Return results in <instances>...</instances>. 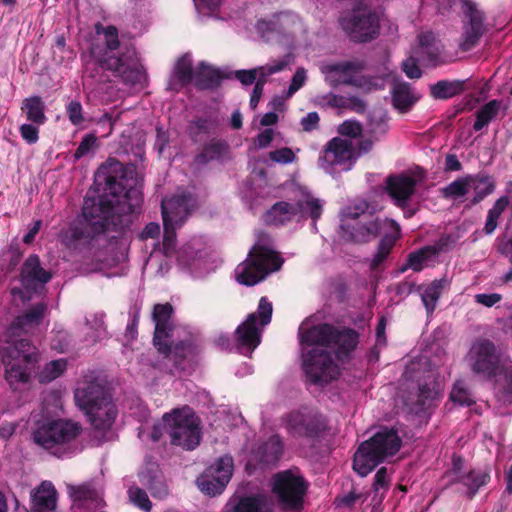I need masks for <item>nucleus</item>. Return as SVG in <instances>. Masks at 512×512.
I'll return each mask as SVG.
<instances>
[{"label": "nucleus", "instance_id": "1", "mask_svg": "<svg viewBox=\"0 0 512 512\" xmlns=\"http://www.w3.org/2000/svg\"><path fill=\"white\" fill-rule=\"evenodd\" d=\"M302 346V366L307 378L315 384H327L340 375V369L331 357L334 352L342 359L357 345L353 330H336L323 324L306 329L299 328Z\"/></svg>", "mask_w": 512, "mask_h": 512}, {"label": "nucleus", "instance_id": "2", "mask_svg": "<svg viewBox=\"0 0 512 512\" xmlns=\"http://www.w3.org/2000/svg\"><path fill=\"white\" fill-rule=\"evenodd\" d=\"M46 306L38 304L23 316L17 317L10 327V340L5 348L3 363L5 378L11 387L29 381L33 365L38 361L37 349L20 332H31L43 318Z\"/></svg>", "mask_w": 512, "mask_h": 512}, {"label": "nucleus", "instance_id": "3", "mask_svg": "<svg viewBox=\"0 0 512 512\" xmlns=\"http://www.w3.org/2000/svg\"><path fill=\"white\" fill-rule=\"evenodd\" d=\"M142 193L139 187H130L123 196L105 195L99 199H85L83 217L93 233L104 232L109 226H116L120 217L134 213L141 205Z\"/></svg>", "mask_w": 512, "mask_h": 512}, {"label": "nucleus", "instance_id": "4", "mask_svg": "<svg viewBox=\"0 0 512 512\" xmlns=\"http://www.w3.org/2000/svg\"><path fill=\"white\" fill-rule=\"evenodd\" d=\"M95 32L99 40L106 45L104 51L97 47L91 49L93 57L107 70L112 71L124 82L129 84L137 83L142 78V71L135 57V51L125 48L119 56L114 54V50L119 47L118 30L114 26L95 25Z\"/></svg>", "mask_w": 512, "mask_h": 512}, {"label": "nucleus", "instance_id": "5", "mask_svg": "<svg viewBox=\"0 0 512 512\" xmlns=\"http://www.w3.org/2000/svg\"><path fill=\"white\" fill-rule=\"evenodd\" d=\"M467 358L472 371L486 379L504 375L506 384L499 389L497 398L504 405H512V361L502 357L495 345L485 339L472 344Z\"/></svg>", "mask_w": 512, "mask_h": 512}, {"label": "nucleus", "instance_id": "6", "mask_svg": "<svg viewBox=\"0 0 512 512\" xmlns=\"http://www.w3.org/2000/svg\"><path fill=\"white\" fill-rule=\"evenodd\" d=\"M164 432L169 435L173 445L192 450L200 443V420L190 407L176 408L165 413L162 422L153 426L152 440H160Z\"/></svg>", "mask_w": 512, "mask_h": 512}, {"label": "nucleus", "instance_id": "7", "mask_svg": "<svg viewBox=\"0 0 512 512\" xmlns=\"http://www.w3.org/2000/svg\"><path fill=\"white\" fill-rule=\"evenodd\" d=\"M75 401L95 429L105 431L112 427L118 410L103 386L83 383L75 391Z\"/></svg>", "mask_w": 512, "mask_h": 512}, {"label": "nucleus", "instance_id": "8", "mask_svg": "<svg viewBox=\"0 0 512 512\" xmlns=\"http://www.w3.org/2000/svg\"><path fill=\"white\" fill-rule=\"evenodd\" d=\"M82 432L81 425L69 419H45L39 421L32 437L36 444L51 454L62 457L70 453Z\"/></svg>", "mask_w": 512, "mask_h": 512}, {"label": "nucleus", "instance_id": "9", "mask_svg": "<svg viewBox=\"0 0 512 512\" xmlns=\"http://www.w3.org/2000/svg\"><path fill=\"white\" fill-rule=\"evenodd\" d=\"M283 260L275 252L268 238H260L250 250L245 261L235 269V278L240 284L252 286L262 281L269 273L277 271Z\"/></svg>", "mask_w": 512, "mask_h": 512}, {"label": "nucleus", "instance_id": "10", "mask_svg": "<svg viewBox=\"0 0 512 512\" xmlns=\"http://www.w3.org/2000/svg\"><path fill=\"white\" fill-rule=\"evenodd\" d=\"M400 447L401 439L397 432L383 429L359 446L354 455L353 469L364 477L385 458L398 452Z\"/></svg>", "mask_w": 512, "mask_h": 512}, {"label": "nucleus", "instance_id": "11", "mask_svg": "<svg viewBox=\"0 0 512 512\" xmlns=\"http://www.w3.org/2000/svg\"><path fill=\"white\" fill-rule=\"evenodd\" d=\"M322 214V203L306 189L297 188L293 203L281 201L275 203L265 215V221L273 225L301 221L307 217L318 219Z\"/></svg>", "mask_w": 512, "mask_h": 512}, {"label": "nucleus", "instance_id": "12", "mask_svg": "<svg viewBox=\"0 0 512 512\" xmlns=\"http://www.w3.org/2000/svg\"><path fill=\"white\" fill-rule=\"evenodd\" d=\"M363 64L358 60L327 63L321 66L325 81L333 87L345 84L368 92L382 89L385 78L362 75Z\"/></svg>", "mask_w": 512, "mask_h": 512}, {"label": "nucleus", "instance_id": "13", "mask_svg": "<svg viewBox=\"0 0 512 512\" xmlns=\"http://www.w3.org/2000/svg\"><path fill=\"white\" fill-rule=\"evenodd\" d=\"M382 231L385 234L382 237L377 252L370 263L372 270L378 269V267L391 252L396 240L400 235L399 225L393 220H375L366 224L359 223L357 226L353 227V232H351L350 237L352 241L363 243L374 239Z\"/></svg>", "mask_w": 512, "mask_h": 512}, {"label": "nucleus", "instance_id": "14", "mask_svg": "<svg viewBox=\"0 0 512 512\" xmlns=\"http://www.w3.org/2000/svg\"><path fill=\"white\" fill-rule=\"evenodd\" d=\"M196 206L191 194L181 193L162 201L164 225L163 249L166 255L172 253L175 245V230L180 227L190 211Z\"/></svg>", "mask_w": 512, "mask_h": 512}, {"label": "nucleus", "instance_id": "15", "mask_svg": "<svg viewBox=\"0 0 512 512\" xmlns=\"http://www.w3.org/2000/svg\"><path fill=\"white\" fill-rule=\"evenodd\" d=\"M272 304L266 297L259 301L257 313L250 314L236 329V348L243 355H250L260 344L262 329L270 323Z\"/></svg>", "mask_w": 512, "mask_h": 512}, {"label": "nucleus", "instance_id": "16", "mask_svg": "<svg viewBox=\"0 0 512 512\" xmlns=\"http://www.w3.org/2000/svg\"><path fill=\"white\" fill-rule=\"evenodd\" d=\"M357 158L358 154L351 139L334 137L320 153L318 164L325 172L333 174L336 168L350 170Z\"/></svg>", "mask_w": 512, "mask_h": 512}, {"label": "nucleus", "instance_id": "17", "mask_svg": "<svg viewBox=\"0 0 512 512\" xmlns=\"http://www.w3.org/2000/svg\"><path fill=\"white\" fill-rule=\"evenodd\" d=\"M341 26L353 41L366 42L378 34L379 19L367 8H358L342 18Z\"/></svg>", "mask_w": 512, "mask_h": 512}, {"label": "nucleus", "instance_id": "18", "mask_svg": "<svg viewBox=\"0 0 512 512\" xmlns=\"http://www.w3.org/2000/svg\"><path fill=\"white\" fill-rule=\"evenodd\" d=\"M305 490V482L296 472L284 471L273 478V492L285 508L299 509Z\"/></svg>", "mask_w": 512, "mask_h": 512}, {"label": "nucleus", "instance_id": "19", "mask_svg": "<svg viewBox=\"0 0 512 512\" xmlns=\"http://www.w3.org/2000/svg\"><path fill=\"white\" fill-rule=\"evenodd\" d=\"M415 55L407 58L402 63V69L407 77L411 79L420 78L422 72L417 64L421 62L425 65H437L440 55V48L431 32H423L418 36V47L415 50Z\"/></svg>", "mask_w": 512, "mask_h": 512}, {"label": "nucleus", "instance_id": "20", "mask_svg": "<svg viewBox=\"0 0 512 512\" xmlns=\"http://www.w3.org/2000/svg\"><path fill=\"white\" fill-rule=\"evenodd\" d=\"M233 467L232 457L226 455L219 458L197 478L199 489L212 496L222 493L232 477Z\"/></svg>", "mask_w": 512, "mask_h": 512}, {"label": "nucleus", "instance_id": "21", "mask_svg": "<svg viewBox=\"0 0 512 512\" xmlns=\"http://www.w3.org/2000/svg\"><path fill=\"white\" fill-rule=\"evenodd\" d=\"M50 278L51 274L40 266L38 256L31 255L22 268L21 282L23 289L12 288V295L15 299L19 297L21 300H28L30 299V293L35 291L38 286L47 283Z\"/></svg>", "mask_w": 512, "mask_h": 512}, {"label": "nucleus", "instance_id": "22", "mask_svg": "<svg viewBox=\"0 0 512 512\" xmlns=\"http://www.w3.org/2000/svg\"><path fill=\"white\" fill-rule=\"evenodd\" d=\"M462 9L469 22L464 27L460 48L468 51L478 43L484 32V18L477 5L471 0H465Z\"/></svg>", "mask_w": 512, "mask_h": 512}, {"label": "nucleus", "instance_id": "23", "mask_svg": "<svg viewBox=\"0 0 512 512\" xmlns=\"http://www.w3.org/2000/svg\"><path fill=\"white\" fill-rule=\"evenodd\" d=\"M172 307L169 304H157L153 311V320L155 322L154 345L159 352L168 354L170 346L167 339L169 338L171 325L170 317Z\"/></svg>", "mask_w": 512, "mask_h": 512}, {"label": "nucleus", "instance_id": "24", "mask_svg": "<svg viewBox=\"0 0 512 512\" xmlns=\"http://www.w3.org/2000/svg\"><path fill=\"white\" fill-rule=\"evenodd\" d=\"M30 500V512H58V492L50 481H42L32 489Z\"/></svg>", "mask_w": 512, "mask_h": 512}, {"label": "nucleus", "instance_id": "25", "mask_svg": "<svg viewBox=\"0 0 512 512\" xmlns=\"http://www.w3.org/2000/svg\"><path fill=\"white\" fill-rule=\"evenodd\" d=\"M418 179L409 174L391 176L387 180V191L395 203L404 205L413 195Z\"/></svg>", "mask_w": 512, "mask_h": 512}, {"label": "nucleus", "instance_id": "26", "mask_svg": "<svg viewBox=\"0 0 512 512\" xmlns=\"http://www.w3.org/2000/svg\"><path fill=\"white\" fill-rule=\"evenodd\" d=\"M286 429L294 436H312L320 431L321 423L315 415L293 412L286 418Z\"/></svg>", "mask_w": 512, "mask_h": 512}, {"label": "nucleus", "instance_id": "27", "mask_svg": "<svg viewBox=\"0 0 512 512\" xmlns=\"http://www.w3.org/2000/svg\"><path fill=\"white\" fill-rule=\"evenodd\" d=\"M291 58L286 55L282 59L276 60L265 66L252 70H241L236 72V78L244 85L252 84L257 78L266 79L268 76L278 73L285 69L290 63Z\"/></svg>", "mask_w": 512, "mask_h": 512}, {"label": "nucleus", "instance_id": "28", "mask_svg": "<svg viewBox=\"0 0 512 512\" xmlns=\"http://www.w3.org/2000/svg\"><path fill=\"white\" fill-rule=\"evenodd\" d=\"M470 192L474 193L472 202L477 204L485 197L492 194L495 190L496 184L490 175L478 173L475 175H468Z\"/></svg>", "mask_w": 512, "mask_h": 512}, {"label": "nucleus", "instance_id": "29", "mask_svg": "<svg viewBox=\"0 0 512 512\" xmlns=\"http://www.w3.org/2000/svg\"><path fill=\"white\" fill-rule=\"evenodd\" d=\"M21 111L28 121L36 125H43L47 121L45 104L39 96H30L23 99Z\"/></svg>", "mask_w": 512, "mask_h": 512}, {"label": "nucleus", "instance_id": "30", "mask_svg": "<svg viewBox=\"0 0 512 512\" xmlns=\"http://www.w3.org/2000/svg\"><path fill=\"white\" fill-rule=\"evenodd\" d=\"M419 96L416 95L406 83H395L392 89V101L394 107L400 112H407L413 106Z\"/></svg>", "mask_w": 512, "mask_h": 512}, {"label": "nucleus", "instance_id": "31", "mask_svg": "<svg viewBox=\"0 0 512 512\" xmlns=\"http://www.w3.org/2000/svg\"><path fill=\"white\" fill-rule=\"evenodd\" d=\"M282 453V444L278 436H272L268 442L261 445L254 458L260 464L269 465L275 463Z\"/></svg>", "mask_w": 512, "mask_h": 512}, {"label": "nucleus", "instance_id": "32", "mask_svg": "<svg viewBox=\"0 0 512 512\" xmlns=\"http://www.w3.org/2000/svg\"><path fill=\"white\" fill-rule=\"evenodd\" d=\"M272 501L264 495L244 497L235 505L233 512H272Z\"/></svg>", "mask_w": 512, "mask_h": 512}, {"label": "nucleus", "instance_id": "33", "mask_svg": "<svg viewBox=\"0 0 512 512\" xmlns=\"http://www.w3.org/2000/svg\"><path fill=\"white\" fill-rule=\"evenodd\" d=\"M438 255V249L435 246H426L411 253L408 256L405 269L409 268L413 271H421L424 267L430 265V263Z\"/></svg>", "mask_w": 512, "mask_h": 512}, {"label": "nucleus", "instance_id": "34", "mask_svg": "<svg viewBox=\"0 0 512 512\" xmlns=\"http://www.w3.org/2000/svg\"><path fill=\"white\" fill-rule=\"evenodd\" d=\"M449 285L447 278L436 279L427 285L422 292V301L428 312H433L440 295L446 287Z\"/></svg>", "mask_w": 512, "mask_h": 512}, {"label": "nucleus", "instance_id": "35", "mask_svg": "<svg viewBox=\"0 0 512 512\" xmlns=\"http://www.w3.org/2000/svg\"><path fill=\"white\" fill-rule=\"evenodd\" d=\"M510 204L508 196L499 197L487 212V218L484 226L486 234H492L498 226V220Z\"/></svg>", "mask_w": 512, "mask_h": 512}, {"label": "nucleus", "instance_id": "36", "mask_svg": "<svg viewBox=\"0 0 512 512\" xmlns=\"http://www.w3.org/2000/svg\"><path fill=\"white\" fill-rule=\"evenodd\" d=\"M464 90V81H439L431 86V94L436 99H447L460 94Z\"/></svg>", "mask_w": 512, "mask_h": 512}, {"label": "nucleus", "instance_id": "37", "mask_svg": "<svg viewBox=\"0 0 512 512\" xmlns=\"http://www.w3.org/2000/svg\"><path fill=\"white\" fill-rule=\"evenodd\" d=\"M294 16L290 14H280L277 15L272 21L261 20L258 22L257 27L259 32L262 33L263 37L266 38L267 41H270L269 37L270 32H274L277 29L286 30L288 24L293 22Z\"/></svg>", "mask_w": 512, "mask_h": 512}, {"label": "nucleus", "instance_id": "38", "mask_svg": "<svg viewBox=\"0 0 512 512\" xmlns=\"http://www.w3.org/2000/svg\"><path fill=\"white\" fill-rule=\"evenodd\" d=\"M67 368L65 359H57L47 363L38 374L41 383H48L61 376Z\"/></svg>", "mask_w": 512, "mask_h": 512}, {"label": "nucleus", "instance_id": "39", "mask_svg": "<svg viewBox=\"0 0 512 512\" xmlns=\"http://www.w3.org/2000/svg\"><path fill=\"white\" fill-rule=\"evenodd\" d=\"M501 103L497 100H492L479 109L474 123L475 131L483 129L495 116L498 114Z\"/></svg>", "mask_w": 512, "mask_h": 512}, {"label": "nucleus", "instance_id": "40", "mask_svg": "<svg viewBox=\"0 0 512 512\" xmlns=\"http://www.w3.org/2000/svg\"><path fill=\"white\" fill-rule=\"evenodd\" d=\"M140 478L141 482L148 486L153 497L164 498L168 494L163 477L157 471L153 475L141 473Z\"/></svg>", "mask_w": 512, "mask_h": 512}, {"label": "nucleus", "instance_id": "41", "mask_svg": "<svg viewBox=\"0 0 512 512\" xmlns=\"http://www.w3.org/2000/svg\"><path fill=\"white\" fill-rule=\"evenodd\" d=\"M490 476L486 471H472L459 479L466 488L470 497L474 496L477 490L485 485Z\"/></svg>", "mask_w": 512, "mask_h": 512}, {"label": "nucleus", "instance_id": "42", "mask_svg": "<svg viewBox=\"0 0 512 512\" xmlns=\"http://www.w3.org/2000/svg\"><path fill=\"white\" fill-rule=\"evenodd\" d=\"M228 151V145L221 141H211L207 144L202 153L197 156V162L199 164H205L210 160L219 159L226 155Z\"/></svg>", "mask_w": 512, "mask_h": 512}, {"label": "nucleus", "instance_id": "43", "mask_svg": "<svg viewBox=\"0 0 512 512\" xmlns=\"http://www.w3.org/2000/svg\"><path fill=\"white\" fill-rule=\"evenodd\" d=\"M218 72L212 67L201 63L195 72L194 83L201 88H208L217 82Z\"/></svg>", "mask_w": 512, "mask_h": 512}, {"label": "nucleus", "instance_id": "44", "mask_svg": "<svg viewBox=\"0 0 512 512\" xmlns=\"http://www.w3.org/2000/svg\"><path fill=\"white\" fill-rule=\"evenodd\" d=\"M174 75L182 83H188L195 80V73L192 71L191 59L189 56L180 58L174 68Z\"/></svg>", "mask_w": 512, "mask_h": 512}, {"label": "nucleus", "instance_id": "45", "mask_svg": "<svg viewBox=\"0 0 512 512\" xmlns=\"http://www.w3.org/2000/svg\"><path fill=\"white\" fill-rule=\"evenodd\" d=\"M470 192L468 175L456 179L444 188V195L451 198H460Z\"/></svg>", "mask_w": 512, "mask_h": 512}, {"label": "nucleus", "instance_id": "46", "mask_svg": "<svg viewBox=\"0 0 512 512\" xmlns=\"http://www.w3.org/2000/svg\"><path fill=\"white\" fill-rule=\"evenodd\" d=\"M450 399L459 405L470 406L474 403L473 397L463 381H457L454 384L450 393Z\"/></svg>", "mask_w": 512, "mask_h": 512}, {"label": "nucleus", "instance_id": "47", "mask_svg": "<svg viewBox=\"0 0 512 512\" xmlns=\"http://www.w3.org/2000/svg\"><path fill=\"white\" fill-rule=\"evenodd\" d=\"M389 482H390V479L387 474L386 468H384V467L380 468L374 477V484H373V490L375 493L374 499L378 498L377 501H379V502L382 500V498L384 496V492L388 489Z\"/></svg>", "mask_w": 512, "mask_h": 512}, {"label": "nucleus", "instance_id": "48", "mask_svg": "<svg viewBox=\"0 0 512 512\" xmlns=\"http://www.w3.org/2000/svg\"><path fill=\"white\" fill-rule=\"evenodd\" d=\"M128 495H129L130 501L134 505H136L137 507H139L140 509H142L146 512L150 511L151 502L148 498L147 493L144 490H142L136 486H132L128 490Z\"/></svg>", "mask_w": 512, "mask_h": 512}, {"label": "nucleus", "instance_id": "49", "mask_svg": "<svg viewBox=\"0 0 512 512\" xmlns=\"http://www.w3.org/2000/svg\"><path fill=\"white\" fill-rule=\"evenodd\" d=\"M97 147V137L94 134H88L83 137L82 141L80 142L78 148L76 149L74 153L75 159H80L87 155L88 153L95 150Z\"/></svg>", "mask_w": 512, "mask_h": 512}, {"label": "nucleus", "instance_id": "50", "mask_svg": "<svg viewBox=\"0 0 512 512\" xmlns=\"http://www.w3.org/2000/svg\"><path fill=\"white\" fill-rule=\"evenodd\" d=\"M66 114L69 121L75 126L82 124L84 121L83 108L81 103L77 100L70 101L67 104Z\"/></svg>", "mask_w": 512, "mask_h": 512}, {"label": "nucleus", "instance_id": "51", "mask_svg": "<svg viewBox=\"0 0 512 512\" xmlns=\"http://www.w3.org/2000/svg\"><path fill=\"white\" fill-rule=\"evenodd\" d=\"M269 159L278 164H289L294 162L296 159L295 153L292 149L284 147L269 153Z\"/></svg>", "mask_w": 512, "mask_h": 512}, {"label": "nucleus", "instance_id": "52", "mask_svg": "<svg viewBox=\"0 0 512 512\" xmlns=\"http://www.w3.org/2000/svg\"><path fill=\"white\" fill-rule=\"evenodd\" d=\"M39 126L32 122L22 124L19 128L22 139L28 144H35L39 140Z\"/></svg>", "mask_w": 512, "mask_h": 512}, {"label": "nucleus", "instance_id": "53", "mask_svg": "<svg viewBox=\"0 0 512 512\" xmlns=\"http://www.w3.org/2000/svg\"><path fill=\"white\" fill-rule=\"evenodd\" d=\"M306 78V70L304 68H298L292 77L286 97L289 98L296 93L305 84Z\"/></svg>", "mask_w": 512, "mask_h": 512}, {"label": "nucleus", "instance_id": "54", "mask_svg": "<svg viewBox=\"0 0 512 512\" xmlns=\"http://www.w3.org/2000/svg\"><path fill=\"white\" fill-rule=\"evenodd\" d=\"M338 132L343 136L356 138L361 134L362 127L358 122L348 120L339 126Z\"/></svg>", "mask_w": 512, "mask_h": 512}, {"label": "nucleus", "instance_id": "55", "mask_svg": "<svg viewBox=\"0 0 512 512\" xmlns=\"http://www.w3.org/2000/svg\"><path fill=\"white\" fill-rule=\"evenodd\" d=\"M83 237V231L76 226H72L65 232L62 241L67 247L75 248L77 246V242Z\"/></svg>", "mask_w": 512, "mask_h": 512}, {"label": "nucleus", "instance_id": "56", "mask_svg": "<svg viewBox=\"0 0 512 512\" xmlns=\"http://www.w3.org/2000/svg\"><path fill=\"white\" fill-rule=\"evenodd\" d=\"M476 303L481 304L485 307H492L502 300V295L499 293L490 294H476L474 296Z\"/></svg>", "mask_w": 512, "mask_h": 512}, {"label": "nucleus", "instance_id": "57", "mask_svg": "<svg viewBox=\"0 0 512 512\" xmlns=\"http://www.w3.org/2000/svg\"><path fill=\"white\" fill-rule=\"evenodd\" d=\"M347 99L344 96L328 94L322 97V104L332 108H344L347 106Z\"/></svg>", "mask_w": 512, "mask_h": 512}, {"label": "nucleus", "instance_id": "58", "mask_svg": "<svg viewBox=\"0 0 512 512\" xmlns=\"http://www.w3.org/2000/svg\"><path fill=\"white\" fill-rule=\"evenodd\" d=\"M273 130L272 129H266L258 134L256 140H255V146L258 149L266 148L273 140Z\"/></svg>", "mask_w": 512, "mask_h": 512}, {"label": "nucleus", "instance_id": "59", "mask_svg": "<svg viewBox=\"0 0 512 512\" xmlns=\"http://www.w3.org/2000/svg\"><path fill=\"white\" fill-rule=\"evenodd\" d=\"M266 82V79H257L255 87L253 89V93L250 98V106L252 109H255L259 103V100L263 93V87Z\"/></svg>", "mask_w": 512, "mask_h": 512}, {"label": "nucleus", "instance_id": "60", "mask_svg": "<svg viewBox=\"0 0 512 512\" xmlns=\"http://www.w3.org/2000/svg\"><path fill=\"white\" fill-rule=\"evenodd\" d=\"M362 498L361 493H357L355 490L350 491L347 495L338 498L339 505L352 507L358 500Z\"/></svg>", "mask_w": 512, "mask_h": 512}, {"label": "nucleus", "instance_id": "61", "mask_svg": "<svg viewBox=\"0 0 512 512\" xmlns=\"http://www.w3.org/2000/svg\"><path fill=\"white\" fill-rule=\"evenodd\" d=\"M319 122V116L316 112L308 113L302 120L301 125L305 131H311L316 128Z\"/></svg>", "mask_w": 512, "mask_h": 512}, {"label": "nucleus", "instance_id": "62", "mask_svg": "<svg viewBox=\"0 0 512 512\" xmlns=\"http://www.w3.org/2000/svg\"><path fill=\"white\" fill-rule=\"evenodd\" d=\"M160 233V227L157 223H149L145 226L142 231L140 237L142 240H146L149 238H155Z\"/></svg>", "mask_w": 512, "mask_h": 512}, {"label": "nucleus", "instance_id": "63", "mask_svg": "<svg viewBox=\"0 0 512 512\" xmlns=\"http://www.w3.org/2000/svg\"><path fill=\"white\" fill-rule=\"evenodd\" d=\"M41 225H42L41 220L35 221L33 227L23 237V242L26 243V244H31L33 242L36 234L39 232V230L41 228Z\"/></svg>", "mask_w": 512, "mask_h": 512}, {"label": "nucleus", "instance_id": "64", "mask_svg": "<svg viewBox=\"0 0 512 512\" xmlns=\"http://www.w3.org/2000/svg\"><path fill=\"white\" fill-rule=\"evenodd\" d=\"M372 146H373V142L371 140H369V139L361 140L358 143V146L355 147L358 157H360L362 154L368 153L372 149Z\"/></svg>", "mask_w": 512, "mask_h": 512}]
</instances>
